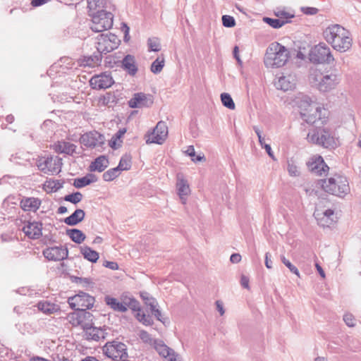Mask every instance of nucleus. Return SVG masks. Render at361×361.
Segmentation results:
<instances>
[{
	"label": "nucleus",
	"instance_id": "obj_1",
	"mask_svg": "<svg viewBox=\"0 0 361 361\" xmlns=\"http://www.w3.org/2000/svg\"><path fill=\"white\" fill-rule=\"evenodd\" d=\"M323 37L334 49L341 53L350 49L353 44L350 32L338 24L326 27L323 31Z\"/></svg>",
	"mask_w": 361,
	"mask_h": 361
},
{
	"label": "nucleus",
	"instance_id": "obj_2",
	"mask_svg": "<svg viewBox=\"0 0 361 361\" xmlns=\"http://www.w3.org/2000/svg\"><path fill=\"white\" fill-rule=\"evenodd\" d=\"M309 81L320 92L327 93L337 88L341 81V75L336 71L322 72L317 68H312Z\"/></svg>",
	"mask_w": 361,
	"mask_h": 361
},
{
	"label": "nucleus",
	"instance_id": "obj_3",
	"mask_svg": "<svg viewBox=\"0 0 361 361\" xmlns=\"http://www.w3.org/2000/svg\"><path fill=\"white\" fill-rule=\"evenodd\" d=\"M288 58V49L279 42H273L266 50L264 62L267 68H280L286 63Z\"/></svg>",
	"mask_w": 361,
	"mask_h": 361
},
{
	"label": "nucleus",
	"instance_id": "obj_4",
	"mask_svg": "<svg viewBox=\"0 0 361 361\" xmlns=\"http://www.w3.org/2000/svg\"><path fill=\"white\" fill-rule=\"evenodd\" d=\"M324 190L329 194L343 197L350 192V187L346 177L341 175H334L327 180H322Z\"/></svg>",
	"mask_w": 361,
	"mask_h": 361
},
{
	"label": "nucleus",
	"instance_id": "obj_5",
	"mask_svg": "<svg viewBox=\"0 0 361 361\" xmlns=\"http://www.w3.org/2000/svg\"><path fill=\"white\" fill-rule=\"evenodd\" d=\"M301 118L309 124H314L322 119V109L316 104L312 103L311 99L307 96H302L300 101Z\"/></svg>",
	"mask_w": 361,
	"mask_h": 361
},
{
	"label": "nucleus",
	"instance_id": "obj_6",
	"mask_svg": "<svg viewBox=\"0 0 361 361\" xmlns=\"http://www.w3.org/2000/svg\"><path fill=\"white\" fill-rule=\"evenodd\" d=\"M309 142L322 146L324 148H334L336 147L335 138L329 130L326 129H314L307 135Z\"/></svg>",
	"mask_w": 361,
	"mask_h": 361
},
{
	"label": "nucleus",
	"instance_id": "obj_7",
	"mask_svg": "<svg viewBox=\"0 0 361 361\" xmlns=\"http://www.w3.org/2000/svg\"><path fill=\"white\" fill-rule=\"evenodd\" d=\"M92 17L90 28L95 32H101L109 30L113 26L114 16L111 12L99 10L95 13H89Z\"/></svg>",
	"mask_w": 361,
	"mask_h": 361
},
{
	"label": "nucleus",
	"instance_id": "obj_8",
	"mask_svg": "<svg viewBox=\"0 0 361 361\" xmlns=\"http://www.w3.org/2000/svg\"><path fill=\"white\" fill-rule=\"evenodd\" d=\"M310 57L314 63L331 64L334 61L330 48L324 43L315 46L311 50Z\"/></svg>",
	"mask_w": 361,
	"mask_h": 361
},
{
	"label": "nucleus",
	"instance_id": "obj_9",
	"mask_svg": "<svg viewBox=\"0 0 361 361\" xmlns=\"http://www.w3.org/2000/svg\"><path fill=\"white\" fill-rule=\"evenodd\" d=\"M104 353L113 360L119 358L121 360L128 357L126 345L119 341L108 342L103 347Z\"/></svg>",
	"mask_w": 361,
	"mask_h": 361
},
{
	"label": "nucleus",
	"instance_id": "obj_10",
	"mask_svg": "<svg viewBox=\"0 0 361 361\" xmlns=\"http://www.w3.org/2000/svg\"><path fill=\"white\" fill-rule=\"evenodd\" d=\"M94 302V297L84 292H80L78 294L68 298L70 307L75 311L90 309L93 307Z\"/></svg>",
	"mask_w": 361,
	"mask_h": 361
},
{
	"label": "nucleus",
	"instance_id": "obj_11",
	"mask_svg": "<svg viewBox=\"0 0 361 361\" xmlns=\"http://www.w3.org/2000/svg\"><path fill=\"white\" fill-rule=\"evenodd\" d=\"M69 322L74 326H80L85 331L93 325V315L85 310H79L68 314Z\"/></svg>",
	"mask_w": 361,
	"mask_h": 361
},
{
	"label": "nucleus",
	"instance_id": "obj_12",
	"mask_svg": "<svg viewBox=\"0 0 361 361\" xmlns=\"http://www.w3.org/2000/svg\"><path fill=\"white\" fill-rule=\"evenodd\" d=\"M80 142L89 148L101 147L104 143V137L97 131L86 133L81 135Z\"/></svg>",
	"mask_w": 361,
	"mask_h": 361
},
{
	"label": "nucleus",
	"instance_id": "obj_13",
	"mask_svg": "<svg viewBox=\"0 0 361 361\" xmlns=\"http://www.w3.org/2000/svg\"><path fill=\"white\" fill-rule=\"evenodd\" d=\"M44 257L49 261H61L68 257V250L63 246L47 247L42 251Z\"/></svg>",
	"mask_w": 361,
	"mask_h": 361
},
{
	"label": "nucleus",
	"instance_id": "obj_14",
	"mask_svg": "<svg viewBox=\"0 0 361 361\" xmlns=\"http://www.w3.org/2000/svg\"><path fill=\"white\" fill-rule=\"evenodd\" d=\"M168 135V127L165 122L159 121L154 128L147 142L161 145Z\"/></svg>",
	"mask_w": 361,
	"mask_h": 361
},
{
	"label": "nucleus",
	"instance_id": "obj_15",
	"mask_svg": "<svg viewBox=\"0 0 361 361\" xmlns=\"http://www.w3.org/2000/svg\"><path fill=\"white\" fill-rule=\"evenodd\" d=\"M114 82L111 75L106 72L94 75L90 80V86L95 90L109 88Z\"/></svg>",
	"mask_w": 361,
	"mask_h": 361
},
{
	"label": "nucleus",
	"instance_id": "obj_16",
	"mask_svg": "<svg viewBox=\"0 0 361 361\" xmlns=\"http://www.w3.org/2000/svg\"><path fill=\"white\" fill-rule=\"evenodd\" d=\"M152 103V97L143 92L134 94L133 97L128 101V105L130 108L148 107Z\"/></svg>",
	"mask_w": 361,
	"mask_h": 361
},
{
	"label": "nucleus",
	"instance_id": "obj_17",
	"mask_svg": "<svg viewBox=\"0 0 361 361\" xmlns=\"http://www.w3.org/2000/svg\"><path fill=\"white\" fill-rule=\"evenodd\" d=\"M154 348L159 355L164 358H168L169 361H177V355L173 349L168 347L163 341L154 340Z\"/></svg>",
	"mask_w": 361,
	"mask_h": 361
},
{
	"label": "nucleus",
	"instance_id": "obj_18",
	"mask_svg": "<svg viewBox=\"0 0 361 361\" xmlns=\"http://www.w3.org/2000/svg\"><path fill=\"white\" fill-rule=\"evenodd\" d=\"M307 166L310 171L319 176L325 175L329 169L321 156L312 158Z\"/></svg>",
	"mask_w": 361,
	"mask_h": 361
},
{
	"label": "nucleus",
	"instance_id": "obj_19",
	"mask_svg": "<svg viewBox=\"0 0 361 361\" xmlns=\"http://www.w3.org/2000/svg\"><path fill=\"white\" fill-rule=\"evenodd\" d=\"M97 39L96 48L97 52L101 55L109 53L117 48V44L116 42H111L108 35H100Z\"/></svg>",
	"mask_w": 361,
	"mask_h": 361
},
{
	"label": "nucleus",
	"instance_id": "obj_20",
	"mask_svg": "<svg viewBox=\"0 0 361 361\" xmlns=\"http://www.w3.org/2000/svg\"><path fill=\"white\" fill-rule=\"evenodd\" d=\"M274 85L277 89L284 92L292 90L296 85V77L293 74L281 75L275 81Z\"/></svg>",
	"mask_w": 361,
	"mask_h": 361
},
{
	"label": "nucleus",
	"instance_id": "obj_21",
	"mask_svg": "<svg viewBox=\"0 0 361 361\" xmlns=\"http://www.w3.org/2000/svg\"><path fill=\"white\" fill-rule=\"evenodd\" d=\"M61 165V158L50 156L47 157L43 163H40L39 167L42 171H45L47 169L49 171L56 173L60 171Z\"/></svg>",
	"mask_w": 361,
	"mask_h": 361
},
{
	"label": "nucleus",
	"instance_id": "obj_22",
	"mask_svg": "<svg viewBox=\"0 0 361 361\" xmlns=\"http://www.w3.org/2000/svg\"><path fill=\"white\" fill-rule=\"evenodd\" d=\"M25 234L31 239H38L42 235V224L38 221L29 222L23 228Z\"/></svg>",
	"mask_w": 361,
	"mask_h": 361
},
{
	"label": "nucleus",
	"instance_id": "obj_23",
	"mask_svg": "<svg viewBox=\"0 0 361 361\" xmlns=\"http://www.w3.org/2000/svg\"><path fill=\"white\" fill-rule=\"evenodd\" d=\"M53 149L57 153L72 156L74 153H76L77 146L69 142L61 140L54 143Z\"/></svg>",
	"mask_w": 361,
	"mask_h": 361
},
{
	"label": "nucleus",
	"instance_id": "obj_24",
	"mask_svg": "<svg viewBox=\"0 0 361 361\" xmlns=\"http://www.w3.org/2000/svg\"><path fill=\"white\" fill-rule=\"evenodd\" d=\"M41 203L39 198L23 197L20 202V206L25 212H35L39 208Z\"/></svg>",
	"mask_w": 361,
	"mask_h": 361
},
{
	"label": "nucleus",
	"instance_id": "obj_25",
	"mask_svg": "<svg viewBox=\"0 0 361 361\" xmlns=\"http://www.w3.org/2000/svg\"><path fill=\"white\" fill-rule=\"evenodd\" d=\"M109 164L108 158L105 155H100L97 157L89 166V171L91 172H102Z\"/></svg>",
	"mask_w": 361,
	"mask_h": 361
},
{
	"label": "nucleus",
	"instance_id": "obj_26",
	"mask_svg": "<svg viewBox=\"0 0 361 361\" xmlns=\"http://www.w3.org/2000/svg\"><path fill=\"white\" fill-rule=\"evenodd\" d=\"M85 336L87 339L93 340V341H99L100 339L105 338V332L104 329L102 328H97L94 326L93 325H90V326L87 327L86 330H85Z\"/></svg>",
	"mask_w": 361,
	"mask_h": 361
},
{
	"label": "nucleus",
	"instance_id": "obj_27",
	"mask_svg": "<svg viewBox=\"0 0 361 361\" xmlns=\"http://www.w3.org/2000/svg\"><path fill=\"white\" fill-rule=\"evenodd\" d=\"M122 67L130 75H134L137 71V67L135 63V60L133 56L127 55L122 60Z\"/></svg>",
	"mask_w": 361,
	"mask_h": 361
},
{
	"label": "nucleus",
	"instance_id": "obj_28",
	"mask_svg": "<svg viewBox=\"0 0 361 361\" xmlns=\"http://www.w3.org/2000/svg\"><path fill=\"white\" fill-rule=\"evenodd\" d=\"M85 216V212L81 209H77L75 212L64 219V223L68 226H75L81 222Z\"/></svg>",
	"mask_w": 361,
	"mask_h": 361
},
{
	"label": "nucleus",
	"instance_id": "obj_29",
	"mask_svg": "<svg viewBox=\"0 0 361 361\" xmlns=\"http://www.w3.org/2000/svg\"><path fill=\"white\" fill-rule=\"evenodd\" d=\"M178 194L183 204L185 203V197L190 193V188L187 181L184 179H178L177 184Z\"/></svg>",
	"mask_w": 361,
	"mask_h": 361
},
{
	"label": "nucleus",
	"instance_id": "obj_30",
	"mask_svg": "<svg viewBox=\"0 0 361 361\" xmlns=\"http://www.w3.org/2000/svg\"><path fill=\"white\" fill-rule=\"evenodd\" d=\"M97 180V178L95 175L88 173L84 177L75 178L73 185L76 188H81L91 184L92 183H94Z\"/></svg>",
	"mask_w": 361,
	"mask_h": 361
},
{
	"label": "nucleus",
	"instance_id": "obj_31",
	"mask_svg": "<svg viewBox=\"0 0 361 361\" xmlns=\"http://www.w3.org/2000/svg\"><path fill=\"white\" fill-rule=\"evenodd\" d=\"M106 305L115 311L125 312L127 311L126 305L123 302H120L116 298L110 296H106L104 299Z\"/></svg>",
	"mask_w": 361,
	"mask_h": 361
},
{
	"label": "nucleus",
	"instance_id": "obj_32",
	"mask_svg": "<svg viewBox=\"0 0 361 361\" xmlns=\"http://www.w3.org/2000/svg\"><path fill=\"white\" fill-rule=\"evenodd\" d=\"M66 234L74 243L78 244L82 243L86 238L85 235L77 228L67 229Z\"/></svg>",
	"mask_w": 361,
	"mask_h": 361
},
{
	"label": "nucleus",
	"instance_id": "obj_33",
	"mask_svg": "<svg viewBox=\"0 0 361 361\" xmlns=\"http://www.w3.org/2000/svg\"><path fill=\"white\" fill-rule=\"evenodd\" d=\"M80 252L85 259L92 263H95L99 259V253L88 246L81 247Z\"/></svg>",
	"mask_w": 361,
	"mask_h": 361
},
{
	"label": "nucleus",
	"instance_id": "obj_34",
	"mask_svg": "<svg viewBox=\"0 0 361 361\" xmlns=\"http://www.w3.org/2000/svg\"><path fill=\"white\" fill-rule=\"evenodd\" d=\"M102 59V55L97 52L92 56H84L81 63L84 66L94 67L100 63Z\"/></svg>",
	"mask_w": 361,
	"mask_h": 361
},
{
	"label": "nucleus",
	"instance_id": "obj_35",
	"mask_svg": "<svg viewBox=\"0 0 361 361\" xmlns=\"http://www.w3.org/2000/svg\"><path fill=\"white\" fill-rule=\"evenodd\" d=\"M263 21L270 25L271 27L278 29L283 26L285 24L290 22V20H282L278 18H271L269 17H264Z\"/></svg>",
	"mask_w": 361,
	"mask_h": 361
},
{
	"label": "nucleus",
	"instance_id": "obj_36",
	"mask_svg": "<svg viewBox=\"0 0 361 361\" xmlns=\"http://www.w3.org/2000/svg\"><path fill=\"white\" fill-rule=\"evenodd\" d=\"M131 157L129 154L123 155L119 161L118 166H116L120 171L129 170L131 167Z\"/></svg>",
	"mask_w": 361,
	"mask_h": 361
},
{
	"label": "nucleus",
	"instance_id": "obj_37",
	"mask_svg": "<svg viewBox=\"0 0 361 361\" xmlns=\"http://www.w3.org/2000/svg\"><path fill=\"white\" fill-rule=\"evenodd\" d=\"M121 173V171L117 167L110 169L108 171H105L102 178L105 181H111L117 178Z\"/></svg>",
	"mask_w": 361,
	"mask_h": 361
},
{
	"label": "nucleus",
	"instance_id": "obj_38",
	"mask_svg": "<svg viewBox=\"0 0 361 361\" xmlns=\"http://www.w3.org/2000/svg\"><path fill=\"white\" fill-rule=\"evenodd\" d=\"M140 297L144 301L145 304L147 306H149V308H154V306H157V302L155 298L151 296V295L147 292H141Z\"/></svg>",
	"mask_w": 361,
	"mask_h": 361
},
{
	"label": "nucleus",
	"instance_id": "obj_39",
	"mask_svg": "<svg viewBox=\"0 0 361 361\" xmlns=\"http://www.w3.org/2000/svg\"><path fill=\"white\" fill-rule=\"evenodd\" d=\"M221 100L224 106L226 108L233 110L235 107V103L228 93H222L221 94Z\"/></svg>",
	"mask_w": 361,
	"mask_h": 361
},
{
	"label": "nucleus",
	"instance_id": "obj_40",
	"mask_svg": "<svg viewBox=\"0 0 361 361\" xmlns=\"http://www.w3.org/2000/svg\"><path fill=\"white\" fill-rule=\"evenodd\" d=\"M164 66V59H160V58L158 57L155 61L152 62L150 68L151 71L154 74L159 73L163 69Z\"/></svg>",
	"mask_w": 361,
	"mask_h": 361
},
{
	"label": "nucleus",
	"instance_id": "obj_41",
	"mask_svg": "<svg viewBox=\"0 0 361 361\" xmlns=\"http://www.w3.org/2000/svg\"><path fill=\"white\" fill-rule=\"evenodd\" d=\"M82 197L83 196L81 192H75L72 194L66 195L64 197V200L75 204L82 200Z\"/></svg>",
	"mask_w": 361,
	"mask_h": 361
},
{
	"label": "nucleus",
	"instance_id": "obj_42",
	"mask_svg": "<svg viewBox=\"0 0 361 361\" xmlns=\"http://www.w3.org/2000/svg\"><path fill=\"white\" fill-rule=\"evenodd\" d=\"M136 318L145 326L153 324L152 317L149 314H145L139 312L137 313Z\"/></svg>",
	"mask_w": 361,
	"mask_h": 361
},
{
	"label": "nucleus",
	"instance_id": "obj_43",
	"mask_svg": "<svg viewBox=\"0 0 361 361\" xmlns=\"http://www.w3.org/2000/svg\"><path fill=\"white\" fill-rule=\"evenodd\" d=\"M282 263L290 270V272L295 274L297 276L300 277V272L298 268L294 266L284 255L281 256Z\"/></svg>",
	"mask_w": 361,
	"mask_h": 361
},
{
	"label": "nucleus",
	"instance_id": "obj_44",
	"mask_svg": "<svg viewBox=\"0 0 361 361\" xmlns=\"http://www.w3.org/2000/svg\"><path fill=\"white\" fill-rule=\"evenodd\" d=\"M147 44L149 51H159L161 49L159 39L157 37L149 38Z\"/></svg>",
	"mask_w": 361,
	"mask_h": 361
},
{
	"label": "nucleus",
	"instance_id": "obj_45",
	"mask_svg": "<svg viewBox=\"0 0 361 361\" xmlns=\"http://www.w3.org/2000/svg\"><path fill=\"white\" fill-rule=\"evenodd\" d=\"M38 308L44 313L50 314L54 310V305L49 302H39Z\"/></svg>",
	"mask_w": 361,
	"mask_h": 361
},
{
	"label": "nucleus",
	"instance_id": "obj_46",
	"mask_svg": "<svg viewBox=\"0 0 361 361\" xmlns=\"http://www.w3.org/2000/svg\"><path fill=\"white\" fill-rule=\"evenodd\" d=\"M63 181L61 180H55L47 181L46 186L49 188L51 190L57 191L63 188Z\"/></svg>",
	"mask_w": 361,
	"mask_h": 361
},
{
	"label": "nucleus",
	"instance_id": "obj_47",
	"mask_svg": "<svg viewBox=\"0 0 361 361\" xmlns=\"http://www.w3.org/2000/svg\"><path fill=\"white\" fill-rule=\"evenodd\" d=\"M124 305H126V307H129L134 311H140L139 302L135 298H128L124 301Z\"/></svg>",
	"mask_w": 361,
	"mask_h": 361
},
{
	"label": "nucleus",
	"instance_id": "obj_48",
	"mask_svg": "<svg viewBox=\"0 0 361 361\" xmlns=\"http://www.w3.org/2000/svg\"><path fill=\"white\" fill-rule=\"evenodd\" d=\"M139 336L144 343L154 345V341L155 339H152L150 334L147 331L141 330L139 333Z\"/></svg>",
	"mask_w": 361,
	"mask_h": 361
},
{
	"label": "nucleus",
	"instance_id": "obj_49",
	"mask_svg": "<svg viewBox=\"0 0 361 361\" xmlns=\"http://www.w3.org/2000/svg\"><path fill=\"white\" fill-rule=\"evenodd\" d=\"M222 23L226 27H233L235 25V20L233 17L228 15L222 16Z\"/></svg>",
	"mask_w": 361,
	"mask_h": 361
},
{
	"label": "nucleus",
	"instance_id": "obj_50",
	"mask_svg": "<svg viewBox=\"0 0 361 361\" xmlns=\"http://www.w3.org/2000/svg\"><path fill=\"white\" fill-rule=\"evenodd\" d=\"M287 169L291 176H298L300 174L297 166L292 161H288Z\"/></svg>",
	"mask_w": 361,
	"mask_h": 361
},
{
	"label": "nucleus",
	"instance_id": "obj_51",
	"mask_svg": "<svg viewBox=\"0 0 361 361\" xmlns=\"http://www.w3.org/2000/svg\"><path fill=\"white\" fill-rule=\"evenodd\" d=\"M275 15L279 18L278 19L287 20L294 17V14H290L285 11H279L275 12Z\"/></svg>",
	"mask_w": 361,
	"mask_h": 361
},
{
	"label": "nucleus",
	"instance_id": "obj_52",
	"mask_svg": "<svg viewBox=\"0 0 361 361\" xmlns=\"http://www.w3.org/2000/svg\"><path fill=\"white\" fill-rule=\"evenodd\" d=\"M343 321L345 322L346 325L350 327L354 326L355 325V319L354 317L350 314H345L343 316Z\"/></svg>",
	"mask_w": 361,
	"mask_h": 361
},
{
	"label": "nucleus",
	"instance_id": "obj_53",
	"mask_svg": "<svg viewBox=\"0 0 361 361\" xmlns=\"http://www.w3.org/2000/svg\"><path fill=\"white\" fill-rule=\"evenodd\" d=\"M301 11L305 15H315L318 12V9L314 7H301Z\"/></svg>",
	"mask_w": 361,
	"mask_h": 361
},
{
	"label": "nucleus",
	"instance_id": "obj_54",
	"mask_svg": "<svg viewBox=\"0 0 361 361\" xmlns=\"http://www.w3.org/2000/svg\"><path fill=\"white\" fill-rule=\"evenodd\" d=\"M253 130H255V133L257 135L259 142L261 145V147L263 148L264 145H267L264 142V138L262 137V131L259 130V128L257 126H253Z\"/></svg>",
	"mask_w": 361,
	"mask_h": 361
},
{
	"label": "nucleus",
	"instance_id": "obj_55",
	"mask_svg": "<svg viewBox=\"0 0 361 361\" xmlns=\"http://www.w3.org/2000/svg\"><path fill=\"white\" fill-rule=\"evenodd\" d=\"M150 310L157 320L164 323L162 320L161 312L159 309L157 308V306H154V308H151Z\"/></svg>",
	"mask_w": 361,
	"mask_h": 361
},
{
	"label": "nucleus",
	"instance_id": "obj_56",
	"mask_svg": "<svg viewBox=\"0 0 361 361\" xmlns=\"http://www.w3.org/2000/svg\"><path fill=\"white\" fill-rule=\"evenodd\" d=\"M334 214V212L332 209H326L324 212V217L326 218V224L331 223L333 219H331V216H333Z\"/></svg>",
	"mask_w": 361,
	"mask_h": 361
},
{
	"label": "nucleus",
	"instance_id": "obj_57",
	"mask_svg": "<svg viewBox=\"0 0 361 361\" xmlns=\"http://www.w3.org/2000/svg\"><path fill=\"white\" fill-rule=\"evenodd\" d=\"M97 0H87V8L90 13H94L92 11L95 10L97 4Z\"/></svg>",
	"mask_w": 361,
	"mask_h": 361
},
{
	"label": "nucleus",
	"instance_id": "obj_58",
	"mask_svg": "<svg viewBox=\"0 0 361 361\" xmlns=\"http://www.w3.org/2000/svg\"><path fill=\"white\" fill-rule=\"evenodd\" d=\"M103 265L111 270H117L118 269V265L115 262L105 261Z\"/></svg>",
	"mask_w": 361,
	"mask_h": 361
},
{
	"label": "nucleus",
	"instance_id": "obj_59",
	"mask_svg": "<svg viewBox=\"0 0 361 361\" xmlns=\"http://www.w3.org/2000/svg\"><path fill=\"white\" fill-rule=\"evenodd\" d=\"M122 30L124 32V41L127 42L130 39V35H129L130 28L126 23H123Z\"/></svg>",
	"mask_w": 361,
	"mask_h": 361
},
{
	"label": "nucleus",
	"instance_id": "obj_60",
	"mask_svg": "<svg viewBox=\"0 0 361 361\" xmlns=\"http://www.w3.org/2000/svg\"><path fill=\"white\" fill-rule=\"evenodd\" d=\"M121 142H122V141H121L120 140H116V137L113 135V137H111V139L109 142V145L111 147H112L114 149H116L117 147L121 146Z\"/></svg>",
	"mask_w": 361,
	"mask_h": 361
},
{
	"label": "nucleus",
	"instance_id": "obj_61",
	"mask_svg": "<svg viewBox=\"0 0 361 361\" xmlns=\"http://www.w3.org/2000/svg\"><path fill=\"white\" fill-rule=\"evenodd\" d=\"M241 286L247 289H249V279L245 275H242L240 278Z\"/></svg>",
	"mask_w": 361,
	"mask_h": 361
},
{
	"label": "nucleus",
	"instance_id": "obj_62",
	"mask_svg": "<svg viewBox=\"0 0 361 361\" xmlns=\"http://www.w3.org/2000/svg\"><path fill=\"white\" fill-rule=\"evenodd\" d=\"M271 255L269 252L265 254V266L267 269L272 268V262L270 259Z\"/></svg>",
	"mask_w": 361,
	"mask_h": 361
},
{
	"label": "nucleus",
	"instance_id": "obj_63",
	"mask_svg": "<svg viewBox=\"0 0 361 361\" xmlns=\"http://www.w3.org/2000/svg\"><path fill=\"white\" fill-rule=\"evenodd\" d=\"M216 310L220 313V314L221 316L224 315L225 311H224V305H223L222 302L220 301V300H216Z\"/></svg>",
	"mask_w": 361,
	"mask_h": 361
},
{
	"label": "nucleus",
	"instance_id": "obj_64",
	"mask_svg": "<svg viewBox=\"0 0 361 361\" xmlns=\"http://www.w3.org/2000/svg\"><path fill=\"white\" fill-rule=\"evenodd\" d=\"M230 260L232 263H238L241 260V255L238 253L232 254Z\"/></svg>",
	"mask_w": 361,
	"mask_h": 361
}]
</instances>
